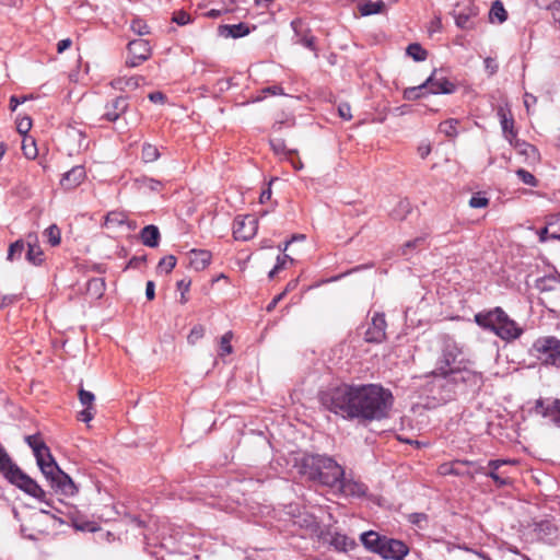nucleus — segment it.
<instances>
[{
	"label": "nucleus",
	"mask_w": 560,
	"mask_h": 560,
	"mask_svg": "<svg viewBox=\"0 0 560 560\" xmlns=\"http://www.w3.org/2000/svg\"><path fill=\"white\" fill-rule=\"evenodd\" d=\"M322 405L343 419L382 420L393 406V395L380 385L342 384L320 394Z\"/></svg>",
	"instance_id": "1"
},
{
	"label": "nucleus",
	"mask_w": 560,
	"mask_h": 560,
	"mask_svg": "<svg viewBox=\"0 0 560 560\" xmlns=\"http://www.w3.org/2000/svg\"><path fill=\"white\" fill-rule=\"evenodd\" d=\"M472 365V361L464 355L463 347L453 338L443 337L441 354L432 372L433 386L439 389V399L451 400L459 388H479L483 382L482 374L475 371Z\"/></svg>",
	"instance_id": "2"
},
{
	"label": "nucleus",
	"mask_w": 560,
	"mask_h": 560,
	"mask_svg": "<svg viewBox=\"0 0 560 560\" xmlns=\"http://www.w3.org/2000/svg\"><path fill=\"white\" fill-rule=\"evenodd\" d=\"M300 472L310 480L330 488L336 487L345 476V469L334 458L318 454L303 456Z\"/></svg>",
	"instance_id": "3"
},
{
	"label": "nucleus",
	"mask_w": 560,
	"mask_h": 560,
	"mask_svg": "<svg viewBox=\"0 0 560 560\" xmlns=\"http://www.w3.org/2000/svg\"><path fill=\"white\" fill-rule=\"evenodd\" d=\"M475 323L506 342L518 339L524 331L501 307L477 313Z\"/></svg>",
	"instance_id": "4"
},
{
	"label": "nucleus",
	"mask_w": 560,
	"mask_h": 560,
	"mask_svg": "<svg viewBox=\"0 0 560 560\" xmlns=\"http://www.w3.org/2000/svg\"><path fill=\"white\" fill-rule=\"evenodd\" d=\"M0 471L3 474L9 482L16 486L26 494L44 501L45 491L42 487L32 479L28 475L23 472L16 464L12 462L5 450L0 444Z\"/></svg>",
	"instance_id": "5"
},
{
	"label": "nucleus",
	"mask_w": 560,
	"mask_h": 560,
	"mask_svg": "<svg viewBox=\"0 0 560 560\" xmlns=\"http://www.w3.org/2000/svg\"><path fill=\"white\" fill-rule=\"evenodd\" d=\"M42 472L50 482L51 487L56 488L62 494L73 495L77 493L78 489L72 479L58 467L55 460L42 467Z\"/></svg>",
	"instance_id": "6"
},
{
	"label": "nucleus",
	"mask_w": 560,
	"mask_h": 560,
	"mask_svg": "<svg viewBox=\"0 0 560 560\" xmlns=\"http://www.w3.org/2000/svg\"><path fill=\"white\" fill-rule=\"evenodd\" d=\"M537 358L545 364L560 369V340L555 337H542L533 345Z\"/></svg>",
	"instance_id": "7"
},
{
	"label": "nucleus",
	"mask_w": 560,
	"mask_h": 560,
	"mask_svg": "<svg viewBox=\"0 0 560 560\" xmlns=\"http://www.w3.org/2000/svg\"><path fill=\"white\" fill-rule=\"evenodd\" d=\"M151 56V46L147 39H135L128 44V57L126 65L137 67L148 60Z\"/></svg>",
	"instance_id": "8"
},
{
	"label": "nucleus",
	"mask_w": 560,
	"mask_h": 560,
	"mask_svg": "<svg viewBox=\"0 0 560 560\" xmlns=\"http://www.w3.org/2000/svg\"><path fill=\"white\" fill-rule=\"evenodd\" d=\"M25 442L32 448L40 470L42 467L49 465L50 462L55 460L48 446L44 443L39 435H27L25 436Z\"/></svg>",
	"instance_id": "9"
},
{
	"label": "nucleus",
	"mask_w": 560,
	"mask_h": 560,
	"mask_svg": "<svg viewBox=\"0 0 560 560\" xmlns=\"http://www.w3.org/2000/svg\"><path fill=\"white\" fill-rule=\"evenodd\" d=\"M258 221L254 215H245L234 221L233 234L235 240L248 241L257 232Z\"/></svg>",
	"instance_id": "10"
},
{
	"label": "nucleus",
	"mask_w": 560,
	"mask_h": 560,
	"mask_svg": "<svg viewBox=\"0 0 560 560\" xmlns=\"http://www.w3.org/2000/svg\"><path fill=\"white\" fill-rule=\"evenodd\" d=\"M378 555L385 560H402L408 555V547L401 541L386 537Z\"/></svg>",
	"instance_id": "11"
},
{
	"label": "nucleus",
	"mask_w": 560,
	"mask_h": 560,
	"mask_svg": "<svg viewBox=\"0 0 560 560\" xmlns=\"http://www.w3.org/2000/svg\"><path fill=\"white\" fill-rule=\"evenodd\" d=\"M513 460L506 459H492L488 463V468L490 471H486L483 467L479 468L478 471L485 474L490 477L498 487H504L511 483V478L508 476L505 471H500V468L508 464H513Z\"/></svg>",
	"instance_id": "12"
},
{
	"label": "nucleus",
	"mask_w": 560,
	"mask_h": 560,
	"mask_svg": "<svg viewBox=\"0 0 560 560\" xmlns=\"http://www.w3.org/2000/svg\"><path fill=\"white\" fill-rule=\"evenodd\" d=\"M337 486L345 497L364 498L368 494V486L352 477L343 476Z\"/></svg>",
	"instance_id": "13"
},
{
	"label": "nucleus",
	"mask_w": 560,
	"mask_h": 560,
	"mask_svg": "<svg viewBox=\"0 0 560 560\" xmlns=\"http://www.w3.org/2000/svg\"><path fill=\"white\" fill-rule=\"evenodd\" d=\"M423 83L430 94H451L455 91V85L445 77H438L435 70Z\"/></svg>",
	"instance_id": "14"
},
{
	"label": "nucleus",
	"mask_w": 560,
	"mask_h": 560,
	"mask_svg": "<svg viewBox=\"0 0 560 560\" xmlns=\"http://www.w3.org/2000/svg\"><path fill=\"white\" fill-rule=\"evenodd\" d=\"M386 320L383 314L376 313L365 331V340L368 342H382L386 335Z\"/></svg>",
	"instance_id": "15"
},
{
	"label": "nucleus",
	"mask_w": 560,
	"mask_h": 560,
	"mask_svg": "<svg viewBox=\"0 0 560 560\" xmlns=\"http://www.w3.org/2000/svg\"><path fill=\"white\" fill-rule=\"evenodd\" d=\"M336 551L347 552L357 547L353 538L338 532L328 530L324 538Z\"/></svg>",
	"instance_id": "16"
},
{
	"label": "nucleus",
	"mask_w": 560,
	"mask_h": 560,
	"mask_svg": "<svg viewBox=\"0 0 560 560\" xmlns=\"http://www.w3.org/2000/svg\"><path fill=\"white\" fill-rule=\"evenodd\" d=\"M79 400L81 405L84 407L83 410L79 412V420L83 422H90L95 415L94 400L95 396L93 393L80 388L79 390Z\"/></svg>",
	"instance_id": "17"
},
{
	"label": "nucleus",
	"mask_w": 560,
	"mask_h": 560,
	"mask_svg": "<svg viewBox=\"0 0 560 560\" xmlns=\"http://www.w3.org/2000/svg\"><path fill=\"white\" fill-rule=\"evenodd\" d=\"M104 225L107 229H116L122 225H126L130 231L137 229V223L135 221H129L126 212L117 210L109 211L105 215Z\"/></svg>",
	"instance_id": "18"
},
{
	"label": "nucleus",
	"mask_w": 560,
	"mask_h": 560,
	"mask_svg": "<svg viewBox=\"0 0 560 560\" xmlns=\"http://www.w3.org/2000/svg\"><path fill=\"white\" fill-rule=\"evenodd\" d=\"M86 177L85 168L82 165H77L63 174L60 184L65 189H74Z\"/></svg>",
	"instance_id": "19"
},
{
	"label": "nucleus",
	"mask_w": 560,
	"mask_h": 560,
	"mask_svg": "<svg viewBox=\"0 0 560 560\" xmlns=\"http://www.w3.org/2000/svg\"><path fill=\"white\" fill-rule=\"evenodd\" d=\"M497 114L500 119L504 138L510 142V144H513V140L516 138V131L514 130V119L511 113L503 106H500Z\"/></svg>",
	"instance_id": "20"
},
{
	"label": "nucleus",
	"mask_w": 560,
	"mask_h": 560,
	"mask_svg": "<svg viewBox=\"0 0 560 560\" xmlns=\"http://www.w3.org/2000/svg\"><path fill=\"white\" fill-rule=\"evenodd\" d=\"M26 259L33 265H40L44 261V253L38 244L37 235L35 233H30L26 236Z\"/></svg>",
	"instance_id": "21"
},
{
	"label": "nucleus",
	"mask_w": 560,
	"mask_h": 560,
	"mask_svg": "<svg viewBox=\"0 0 560 560\" xmlns=\"http://www.w3.org/2000/svg\"><path fill=\"white\" fill-rule=\"evenodd\" d=\"M535 408L542 417L550 418L555 424L560 427V399H555L552 404L547 406L539 399L536 401Z\"/></svg>",
	"instance_id": "22"
},
{
	"label": "nucleus",
	"mask_w": 560,
	"mask_h": 560,
	"mask_svg": "<svg viewBox=\"0 0 560 560\" xmlns=\"http://www.w3.org/2000/svg\"><path fill=\"white\" fill-rule=\"evenodd\" d=\"M386 536H381L376 532L369 530L364 532L360 535V540L362 545L371 552L377 553L380 552V547H382L383 541Z\"/></svg>",
	"instance_id": "23"
},
{
	"label": "nucleus",
	"mask_w": 560,
	"mask_h": 560,
	"mask_svg": "<svg viewBox=\"0 0 560 560\" xmlns=\"http://www.w3.org/2000/svg\"><path fill=\"white\" fill-rule=\"evenodd\" d=\"M128 108L127 100L124 97H116L110 104L106 106V112L104 117L108 121L117 120L121 114H124Z\"/></svg>",
	"instance_id": "24"
},
{
	"label": "nucleus",
	"mask_w": 560,
	"mask_h": 560,
	"mask_svg": "<svg viewBox=\"0 0 560 560\" xmlns=\"http://www.w3.org/2000/svg\"><path fill=\"white\" fill-rule=\"evenodd\" d=\"M160 231L156 225L150 224L144 226L140 232V240L143 245L154 248L160 242Z\"/></svg>",
	"instance_id": "25"
},
{
	"label": "nucleus",
	"mask_w": 560,
	"mask_h": 560,
	"mask_svg": "<svg viewBox=\"0 0 560 560\" xmlns=\"http://www.w3.org/2000/svg\"><path fill=\"white\" fill-rule=\"evenodd\" d=\"M219 34L223 37L240 38L249 34V27L245 23L221 25Z\"/></svg>",
	"instance_id": "26"
},
{
	"label": "nucleus",
	"mask_w": 560,
	"mask_h": 560,
	"mask_svg": "<svg viewBox=\"0 0 560 560\" xmlns=\"http://www.w3.org/2000/svg\"><path fill=\"white\" fill-rule=\"evenodd\" d=\"M291 27L293 28L295 35L298 37H300L298 39V43L303 45L304 47L311 49V50H316L315 48V38L314 36H311V35H307V34H303V22L302 20L300 19H295L291 22Z\"/></svg>",
	"instance_id": "27"
},
{
	"label": "nucleus",
	"mask_w": 560,
	"mask_h": 560,
	"mask_svg": "<svg viewBox=\"0 0 560 560\" xmlns=\"http://www.w3.org/2000/svg\"><path fill=\"white\" fill-rule=\"evenodd\" d=\"M211 260V254L208 250L192 249L190 252V265L196 270L205 269Z\"/></svg>",
	"instance_id": "28"
},
{
	"label": "nucleus",
	"mask_w": 560,
	"mask_h": 560,
	"mask_svg": "<svg viewBox=\"0 0 560 560\" xmlns=\"http://www.w3.org/2000/svg\"><path fill=\"white\" fill-rule=\"evenodd\" d=\"M477 16L475 9H468L467 12H459L455 15V24L462 30H470L475 26L474 19Z\"/></svg>",
	"instance_id": "29"
},
{
	"label": "nucleus",
	"mask_w": 560,
	"mask_h": 560,
	"mask_svg": "<svg viewBox=\"0 0 560 560\" xmlns=\"http://www.w3.org/2000/svg\"><path fill=\"white\" fill-rule=\"evenodd\" d=\"M412 207L408 199H401L397 202L395 208L392 210L390 215L396 221L405 220L411 212Z\"/></svg>",
	"instance_id": "30"
},
{
	"label": "nucleus",
	"mask_w": 560,
	"mask_h": 560,
	"mask_svg": "<svg viewBox=\"0 0 560 560\" xmlns=\"http://www.w3.org/2000/svg\"><path fill=\"white\" fill-rule=\"evenodd\" d=\"M293 523L301 528H306L313 532L318 527L315 516L306 512L299 513V515L294 516Z\"/></svg>",
	"instance_id": "31"
},
{
	"label": "nucleus",
	"mask_w": 560,
	"mask_h": 560,
	"mask_svg": "<svg viewBox=\"0 0 560 560\" xmlns=\"http://www.w3.org/2000/svg\"><path fill=\"white\" fill-rule=\"evenodd\" d=\"M521 154H524L526 155L528 159H532V160H537L539 154H538V151L537 149L525 142V141H522L517 138H515L513 140V144H512Z\"/></svg>",
	"instance_id": "32"
},
{
	"label": "nucleus",
	"mask_w": 560,
	"mask_h": 560,
	"mask_svg": "<svg viewBox=\"0 0 560 560\" xmlns=\"http://www.w3.org/2000/svg\"><path fill=\"white\" fill-rule=\"evenodd\" d=\"M88 294L93 299H100L105 291V282L101 278H93L89 280L86 287Z\"/></svg>",
	"instance_id": "33"
},
{
	"label": "nucleus",
	"mask_w": 560,
	"mask_h": 560,
	"mask_svg": "<svg viewBox=\"0 0 560 560\" xmlns=\"http://www.w3.org/2000/svg\"><path fill=\"white\" fill-rule=\"evenodd\" d=\"M489 19L492 23H503L508 19V13L500 1L493 2L490 11H489Z\"/></svg>",
	"instance_id": "34"
},
{
	"label": "nucleus",
	"mask_w": 560,
	"mask_h": 560,
	"mask_svg": "<svg viewBox=\"0 0 560 560\" xmlns=\"http://www.w3.org/2000/svg\"><path fill=\"white\" fill-rule=\"evenodd\" d=\"M141 158L145 163L154 162L160 158L159 149L151 143H144L142 145Z\"/></svg>",
	"instance_id": "35"
},
{
	"label": "nucleus",
	"mask_w": 560,
	"mask_h": 560,
	"mask_svg": "<svg viewBox=\"0 0 560 560\" xmlns=\"http://www.w3.org/2000/svg\"><path fill=\"white\" fill-rule=\"evenodd\" d=\"M407 55L415 61H423L427 59L428 52L418 43H412L407 47Z\"/></svg>",
	"instance_id": "36"
},
{
	"label": "nucleus",
	"mask_w": 560,
	"mask_h": 560,
	"mask_svg": "<svg viewBox=\"0 0 560 560\" xmlns=\"http://www.w3.org/2000/svg\"><path fill=\"white\" fill-rule=\"evenodd\" d=\"M385 7L384 2L378 1H368L360 7V12L362 15H371L382 12Z\"/></svg>",
	"instance_id": "37"
},
{
	"label": "nucleus",
	"mask_w": 560,
	"mask_h": 560,
	"mask_svg": "<svg viewBox=\"0 0 560 560\" xmlns=\"http://www.w3.org/2000/svg\"><path fill=\"white\" fill-rule=\"evenodd\" d=\"M428 93L425 91L424 83H421L417 86L407 88L404 91V98L407 101H415L422 96H424Z\"/></svg>",
	"instance_id": "38"
},
{
	"label": "nucleus",
	"mask_w": 560,
	"mask_h": 560,
	"mask_svg": "<svg viewBox=\"0 0 560 560\" xmlns=\"http://www.w3.org/2000/svg\"><path fill=\"white\" fill-rule=\"evenodd\" d=\"M425 238H427V236L423 235V236H418L415 240H410V241L406 242L400 247V254L402 256H409L413 250H416L417 248L422 246V244L424 243Z\"/></svg>",
	"instance_id": "39"
},
{
	"label": "nucleus",
	"mask_w": 560,
	"mask_h": 560,
	"mask_svg": "<svg viewBox=\"0 0 560 560\" xmlns=\"http://www.w3.org/2000/svg\"><path fill=\"white\" fill-rule=\"evenodd\" d=\"M22 151L27 159H35L38 154L35 140L31 137H24L22 141Z\"/></svg>",
	"instance_id": "40"
},
{
	"label": "nucleus",
	"mask_w": 560,
	"mask_h": 560,
	"mask_svg": "<svg viewBox=\"0 0 560 560\" xmlns=\"http://www.w3.org/2000/svg\"><path fill=\"white\" fill-rule=\"evenodd\" d=\"M536 530L542 538H551L556 535L557 527L550 521H542L536 524Z\"/></svg>",
	"instance_id": "41"
},
{
	"label": "nucleus",
	"mask_w": 560,
	"mask_h": 560,
	"mask_svg": "<svg viewBox=\"0 0 560 560\" xmlns=\"http://www.w3.org/2000/svg\"><path fill=\"white\" fill-rule=\"evenodd\" d=\"M44 236L47 238V242L51 246H57L60 244L61 233L56 224L48 226L44 232Z\"/></svg>",
	"instance_id": "42"
},
{
	"label": "nucleus",
	"mask_w": 560,
	"mask_h": 560,
	"mask_svg": "<svg viewBox=\"0 0 560 560\" xmlns=\"http://www.w3.org/2000/svg\"><path fill=\"white\" fill-rule=\"evenodd\" d=\"M24 247V242L22 240L12 243L8 250V260L13 261L14 259L21 258Z\"/></svg>",
	"instance_id": "43"
},
{
	"label": "nucleus",
	"mask_w": 560,
	"mask_h": 560,
	"mask_svg": "<svg viewBox=\"0 0 560 560\" xmlns=\"http://www.w3.org/2000/svg\"><path fill=\"white\" fill-rule=\"evenodd\" d=\"M232 338H233L232 331H228L221 337V340H220V355L221 357L232 353V351H233V348L231 346Z\"/></svg>",
	"instance_id": "44"
},
{
	"label": "nucleus",
	"mask_w": 560,
	"mask_h": 560,
	"mask_svg": "<svg viewBox=\"0 0 560 560\" xmlns=\"http://www.w3.org/2000/svg\"><path fill=\"white\" fill-rule=\"evenodd\" d=\"M458 120L447 119L440 124V131L445 133L447 137H455L457 135L456 126Z\"/></svg>",
	"instance_id": "45"
},
{
	"label": "nucleus",
	"mask_w": 560,
	"mask_h": 560,
	"mask_svg": "<svg viewBox=\"0 0 560 560\" xmlns=\"http://www.w3.org/2000/svg\"><path fill=\"white\" fill-rule=\"evenodd\" d=\"M547 222L551 231V238L560 240V214L550 215Z\"/></svg>",
	"instance_id": "46"
},
{
	"label": "nucleus",
	"mask_w": 560,
	"mask_h": 560,
	"mask_svg": "<svg viewBox=\"0 0 560 560\" xmlns=\"http://www.w3.org/2000/svg\"><path fill=\"white\" fill-rule=\"evenodd\" d=\"M138 183L141 188L148 189L151 191H160L163 186V184L160 180L149 178V177H143V178L139 179Z\"/></svg>",
	"instance_id": "47"
},
{
	"label": "nucleus",
	"mask_w": 560,
	"mask_h": 560,
	"mask_svg": "<svg viewBox=\"0 0 560 560\" xmlns=\"http://www.w3.org/2000/svg\"><path fill=\"white\" fill-rule=\"evenodd\" d=\"M288 261H293L289 255H279L275 267L269 271V278H273L280 270L284 269Z\"/></svg>",
	"instance_id": "48"
},
{
	"label": "nucleus",
	"mask_w": 560,
	"mask_h": 560,
	"mask_svg": "<svg viewBox=\"0 0 560 560\" xmlns=\"http://www.w3.org/2000/svg\"><path fill=\"white\" fill-rule=\"evenodd\" d=\"M176 266V258L175 256L173 255H168V256H165L163 257L159 265H158V269L160 271H164L166 273L171 272Z\"/></svg>",
	"instance_id": "49"
},
{
	"label": "nucleus",
	"mask_w": 560,
	"mask_h": 560,
	"mask_svg": "<svg viewBox=\"0 0 560 560\" xmlns=\"http://www.w3.org/2000/svg\"><path fill=\"white\" fill-rule=\"evenodd\" d=\"M205 327L202 325H196L191 328L187 341L190 345H195L198 340H200L205 336Z\"/></svg>",
	"instance_id": "50"
},
{
	"label": "nucleus",
	"mask_w": 560,
	"mask_h": 560,
	"mask_svg": "<svg viewBox=\"0 0 560 560\" xmlns=\"http://www.w3.org/2000/svg\"><path fill=\"white\" fill-rule=\"evenodd\" d=\"M517 177L526 185L535 187L537 185L536 177L524 168H518L516 171Z\"/></svg>",
	"instance_id": "51"
},
{
	"label": "nucleus",
	"mask_w": 560,
	"mask_h": 560,
	"mask_svg": "<svg viewBox=\"0 0 560 560\" xmlns=\"http://www.w3.org/2000/svg\"><path fill=\"white\" fill-rule=\"evenodd\" d=\"M131 30L138 35H147L150 33L149 26L140 19H135L131 22Z\"/></svg>",
	"instance_id": "52"
},
{
	"label": "nucleus",
	"mask_w": 560,
	"mask_h": 560,
	"mask_svg": "<svg viewBox=\"0 0 560 560\" xmlns=\"http://www.w3.org/2000/svg\"><path fill=\"white\" fill-rule=\"evenodd\" d=\"M553 22L560 27V0H553L548 7Z\"/></svg>",
	"instance_id": "53"
},
{
	"label": "nucleus",
	"mask_w": 560,
	"mask_h": 560,
	"mask_svg": "<svg viewBox=\"0 0 560 560\" xmlns=\"http://www.w3.org/2000/svg\"><path fill=\"white\" fill-rule=\"evenodd\" d=\"M173 22H175L178 25H186L190 23V15L185 11H177L173 15Z\"/></svg>",
	"instance_id": "54"
},
{
	"label": "nucleus",
	"mask_w": 560,
	"mask_h": 560,
	"mask_svg": "<svg viewBox=\"0 0 560 560\" xmlns=\"http://www.w3.org/2000/svg\"><path fill=\"white\" fill-rule=\"evenodd\" d=\"M31 127H32V120L30 117H23L18 120L16 128L21 135H26L28 132V130L31 129Z\"/></svg>",
	"instance_id": "55"
},
{
	"label": "nucleus",
	"mask_w": 560,
	"mask_h": 560,
	"mask_svg": "<svg viewBox=\"0 0 560 560\" xmlns=\"http://www.w3.org/2000/svg\"><path fill=\"white\" fill-rule=\"evenodd\" d=\"M442 30V20L439 15H435L429 23L428 32L430 35L439 33Z\"/></svg>",
	"instance_id": "56"
},
{
	"label": "nucleus",
	"mask_w": 560,
	"mask_h": 560,
	"mask_svg": "<svg viewBox=\"0 0 560 560\" xmlns=\"http://www.w3.org/2000/svg\"><path fill=\"white\" fill-rule=\"evenodd\" d=\"M338 113L345 120H350L352 118L351 107L348 104H340L338 106Z\"/></svg>",
	"instance_id": "57"
},
{
	"label": "nucleus",
	"mask_w": 560,
	"mask_h": 560,
	"mask_svg": "<svg viewBox=\"0 0 560 560\" xmlns=\"http://www.w3.org/2000/svg\"><path fill=\"white\" fill-rule=\"evenodd\" d=\"M488 205V199L485 197L474 196L469 200V206L471 208H483Z\"/></svg>",
	"instance_id": "58"
},
{
	"label": "nucleus",
	"mask_w": 560,
	"mask_h": 560,
	"mask_svg": "<svg viewBox=\"0 0 560 560\" xmlns=\"http://www.w3.org/2000/svg\"><path fill=\"white\" fill-rule=\"evenodd\" d=\"M264 94H270V95H283V90L280 85H271L267 86L261 90Z\"/></svg>",
	"instance_id": "59"
},
{
	"label": "nucleus",
	"mask_w": 560,
	"mask_h": 560,
	"mask_svg": "<svg viewBox=\"0 0 560 560\" xmlns=\"http://www.w3.org/2000/svg\"><path fill=\"white\" fill-rule=\"evenodd\" d=\"M409 521L412 524L418 525L419 527H422L421 523L427 521V516L421 513H413L409 516Z\"/></svg>",
	"instance_id": "60"
},
{
	"label": "nucleus",
	"mask_w": 560,
	"mask_h": 560,
	"mask_svg": "<svg viewBox=\"0 0 560 560\" xmlns=\"http://www.w3.org/2000/svg\"><path fill=\"white\" fill-rule=\"evenodd\" d=\"M536 103H537V97L536 96H534L530 93H525V95H524V105H525L527 112H529L530 107L535 106Z\"/></svg>",
	"instance_id": "61"
},
{
	"label": "nucleus",
	"mask_w": 560,
	"mask_h": 560,
	"mask_svg": "<svg viewBox=\"0 0 560 560\" xmlns=\"http://www.w3.org/2000/svg\"><path fill=\"white\" fill-rule=\"evenodd\" d=\"M145 296L148 300H153L155 296V284L153 281H148L145 284Z\"/></svg>",
	"instance_id": "62"
},
{
	"label": "nucleus",
	"mask_w": 560,
	"mask_h": 560,
	"mask_svg": "<svg viewBox=\"0 0 560 560\" xmlns=\"http://www.w3.org/2000/svg\"><path fill=\"white\" fill-rule=\"evenodd\" d=\"M71 45H72V40L70 38L61 39L57 44V51L59 54H61L65 50H67L68 48H70Z\"/></svg>",
	"instance_id": "63"
},
{
	"label": "nucleus",
	"mask_w": 560,
	"mask_h": 560,
	"mask_svg": "<svg viewBox=\"0 0 560 560\" xmlns=\"http://www.w3.org/2000/svg\"><path fill=\"white\" fill-rule=\"evenodd\" d=\"M270 144L276 153L284 151V142L281 139H275L270 141Z\"/></svg>",
	"instance_id": "64"
}]
</instances>
